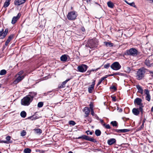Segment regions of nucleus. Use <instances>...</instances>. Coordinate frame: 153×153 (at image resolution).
Masks as SVG:
<instances>
[{
  "mask_svg": "<svg viewBox=\"0 0 153 153\" xmlns=\"http://www.w3.org/2000/svg\"><path fill=\"white\" fill-rule=\"evenodd\" d=\"M136 87L138 89V92L141 94H143V90L142 87L139 85H137Z\"/></svg>",
  "mask_w": 153,
  "mask_h": 153,
  "instance_id": "obj_21",
  "label": "nucleus"
},
{
  "mask_svg": "<svg viewBox=\"0 0 153 153\" xmlns=\"http://www.w3.org/2000/svg\"><path fill=\"white\" fill-rule=\"evenodd\" d=\"M12 37L11 36H10L7 39V41L5 42V45L6 46H7L9 43L10 42V41L12 39Z\"/></svg>",
  "mask_w": 153,
  "mask_h": 153,
  "instance_id": "obj_25",
  "label": "nucleus"
},
{
  "mask_svg": "<svg viewBox=\"0 0 153 153\" xmlns=\"http://www.w3.org/2000/svg\"><path fill=\"white\" fill-rule=\"evenodd\" d=\"M150 94L146 95V100L148 101H149L150 100Z\"/></svg>",
  "mask_w": 153,
  "mask_h": 153,
  "instance_id": "obj_39",
  "label": "nucleus"
},
{
  "mask_svg": "<svg viewBox=\"0 0 153 153\" xmlns=\"http://www.w3.org/2000/svg\"><path fill=\"white\" fill-rule=\"evenodd\" d=\"M149 73L151 74V76L153 78V72L151 71H149Z\"/></svg>",
  "mask_w": 153,
  "mask_h": 153,
  "instance_id": "obj_53",
  "label": "nucleus"
},
{
  "mask_svg": "<svg viewBox=\"0 0 153 153\" xmlns=\"http://www.w3.org/2000/svg\"><path fill=\"white\" fill-rule=\"evenodd\" d=\"M71 79H67L65 81L63 82L62 84L60 85H59V88H62L65 87V85L66 83L69 80Z\"/></svg>",
  "mask_w": 153,
  "mask_h": 153,
  "instance_id": "obj_20",
  "label": "nucleus"
},
{
  "mask_svg": "<svg viewBox=\"0 0 153 153\" xmlns=\"http://www.w3.org/2000/svg\"><path fill=\"white\" fill-rule=\"evenodd\" d=\"M97 40L96 39H91L86 45L87 47H88L90 48H93L96 47L98 45Z\"/></svg>",
  "mask_w": 153,
  "mask_h": 153,
  "instance_id": "obj_2",
  "label": "nucleus"
},
{
  "mask_svg": "<svg viewBox=\"0 0 153 153\" xmlns=\"http://www.w3.org/2000/svg\"><path fill=\"white\" fill-rule=\"evenodd\" d=\"M24 77L25 76L24 75H22V76H18L17 77V78L14 81V83H17L20 82L24 78Z\"/></svg>",
  "mask_w": 153,
  "mask_h": 153,
  "instance_id": "obj_13",
  "label": "nucleus"
},
{
  "mask_svg": "<svg viewBox=\"0 0 153 153\" xmlns=\"http://www.w3.org/2000/svg\"><path fill=\"white\" fill-rule=\"evenodd\" d=\"M110 89H114V90H116V89L115 87L114 86L110 87Z\"/></svg>",
  "mask_w": 153,
  "mask_h": 153,
  "instance_id": "obj_51",
  "label": "nucleus"
},
{
  "mask_svg": "<svg viewBox=\"0 0 153 153\" xmlns=\"http://www.w3.org/2000/svg\"><path fill=\"white\" fill-rule=\"evenodd\" d=\"M91 70H88L87 71V74L86 75H89L90 73H91Z\"/></svg>",
  "mask_w": 153,
  "mask_h": 153,
  "instance_id": "obj_50",
  "label": "nucleus"
},
{
  "mask_svg": "<svg viewBox=\"0 0 153 153\" xmlns=\"http://www.w3.org/2000/svg\"><path fill=\"white\" fill-rule=\"evenodd\" d=\"M95 80H94L93 82H92V84H93V85H95Z\"/></svg>",
  "mask_w": 153,
  "mask_h": 153,
  "instance_id": "obj_55",
  "label": "nucleus"
},
{
  "mask_svg": "<svg viewBox=\"0 0 153 153\" xmlns=\"http://www.w3.org/2000/svg\"><path fill=\"white\" fill-rule=\"evenodd\" d=\"M151 111L152 112H153V106L151 108Z\"/></svg>",
  "mask_w": 153,
  "mask_h": 153,
  "instance_id": "obj_59",
  "label": "nucleus"
},
{
  "mask_svg": "<svg viewBox=\"0 0 153 153\" xmlns=\"http://www.w3.org/2000/svg\"><path fill=\"white\" fill-rule=\"evenodd\" d=\"M94 89L93 88H91V87H89L88 88V91L89 93H92V91Z\"/></svg>",
  "mask_w": 153,
  "mask_h": 153,
  "instance_id": "obj_46",
  "label": "nucleus"
},
{
  "mask_svg": "<svg viewBox=\"0 0 153 153\" xmlns=\"http://www.w3.org/2000/svg\"><path fill=\"white\" fill-rule=\"evenodd\" d=\"M4 33L3 32V30L2 29V30L0 31V38L3 39L5 37L4 36Z\"/></svg>",
  "mask_w": 153,
  "mask_h": 153,
  "instance_id": "obj_29",
  "label": "nucleus"
},
{
  "mask_svg": "<svg viewBox=\"0 0 153 153\" xmlns=\"http://www.w3.org/2000/svg\"><path fill=\"white\" fill-rule=\"evenodd\" d=\"M8 31V30L7 28L5 30L4 32L3 31V32L4 33V36L5 37L6 35L7 34V32Z\"/></svg>",
  "mask_w": 153,
  "mask_h": 153,
  "instance_id": "obj_41",
  "label": "nucleus"
},
{
  "mask_svg": "<svg viewBox=\"0 0 153 153\" xmlns=\"http://www.w3.org/2000/svg\"><path fill=\"white\" fill-rule=\"evenodd\" d=\"M144 91L145 94L146 95H148L149 94V90L147 89H146L144 90Z\"/></svg>",
  "mask_w": 153,
  "mask_h": 153,
  "instance_id": "obj_44",
  "label": "nucleus"
},
{
  "mask_svg": "<svg viewBox=\"0 0 153 153\" xmlns=\"http://www.w3.org/2000/svg\"><path fill=\"white\" fill-rule=\"evenodd\" d=\"M1 143H5L7 144V143L6 142V140H1Z\"/></svg>",
  "mask_w": 153,
  "mask_h": 153,
  "instance_id": "obj_54",
  "label": "nucleus"
},
{
  "mask_svg": "<svg viewBox=\"0 0 153 153\" xmlns=\"http://www.w3.org/2000/svg\"><path fill=\"white\" fill-rule=\"evenodd\" d=\"M126 53L128 55L135 56L137 54V51L135 49L132 48L127 50Z\"/></svg>",
  "mask_w": 153,
  "mask_h": 153,
  "instance_id": "obj_6",
  "label": "nucleus"
},
{
  "mask_svg": "<svg viewBox=\"0 0 153 153\" xmlns=\"http://www.w3.org/2000/svg\"><path fill=\"white\" fill-rule=\"evenodd\" d=\"M90 109H93V105L92 102H91L90 105Z\"/></svg>",
  "mask_w": 153,
  "mask_h": 153,
  "instance_id": "obj_47",
  "label": "nucleus"
},
{
  "mask_svg": "<svg viewBox=\"0 0 153 153\" xmlns=\"http://www.w3.org/2000/svg\"><path fill=\"white\" fill-rule=\"evenodd\" d=\"M140 110L139 109L134 108L132 110V113L134 115L137 116L140 113Z\"/></svg>",
  "mask_w": 153,
  "mask_h": 153,
  "instance_id": "obj_16",
  "label": "nucleus"
},
{
  "mask_svg": "<svg viewBox=\"0 0 153 153\" xmlns=\"http://www.w3.org/2000/svg\"><path fill=\"white\" fill-rule=\"evenodd\" d=\"M111 124L113 126H117V123L116 121H112Z\"/></svg>",
  "mask_w": 153,
  "mask_h": 153,
  "instance_id": "obj_36",
  "label": "nucleus"
},
{
  "mask_svg": "<svg viewBox=\"0 0 153 153\" xmlns=\"http://www.w3.org/2000/svg\"><path fill=\"white\" fill-rule=\"evenodd\" d=\"M0 153H1V152H0Z\"/></svg>",
  "mask_w": 153,
  "mask_h": 153,
  "instance_id": "obj_62",
  "label": "nucleus"
},
{
  "mask_svg": "<svg viewBox=\"0 0 153 153\" xmlns=\"http://www.w3.org/2000/svg\"><path fill=\"white\" fill-rule=\"evenodd\" d=\"M68 153H73V152L71 151H69L68 152Z\"/></svg>",
  "mask_w": 153,
  "mask_h": 153,
  "instance_id": "obj_60",
  "label": "nucleus"
},
{
  "mask_svg": "<svg viewBox=\"0 0 153 153\" xmlns=\"http://www.w3.org/2000/svg\"><path fill=\"white\" fill-rule=\"evenodd\" d=\"M107 77V76H104L102 78H101L100 79H99V82L97 84V86H98L99 85L104 79L106 78Z\"/></svg>",
  "mask_w": 153,
  "mask_h": 153,
  "instance_id": "obj_24",
  "label": "nucleus"
},
{
  "mask_svg": "<svg viewBox=\"0 0 153 153\" xmlns=\"http://www.w3.org/2000/svg\"><path fill=\"white\" fill-rule=\"evenodd\" d=\"M121 66L118 62H114L111 65V68L113 70L117 71L121 68Z\"/></svg>",
  "mask_w": 153,
  "mask_h": 153,
  "instance_id": "obj_7",
  "label": "nucleus"
},
{
  "mask_svg": "<svg viewBox=\"0 0 153 153\" xmlns=\"http://www.w3.org/2000/svg\"><path fill=\"white\" fill-rule=\"evenodd\" d=\"M142 100L139 98H137L134 100V103L135 104H137V105H139V109L140 111L142 112L143 111V103L142 102Z\"/></svg>",
  "mask_w": 153,
  "mask_h": 153,
  "instance_id": "obj_4",
  "label": "nucleus"
},
{
  "mask_svg": "<svg viewBox=\"0 0 153 153\" xmlns=\"http://www.w3.org/2000/svg\"><path fill=\"white\" fill-rule=\"evenodd\" d=\"M110 66V64L109 63H108L106 64H105L104 65V68H108Z\"/></svg>",
  "mask_w": 153,
  "mask_h": 153,
  "instance_id": "obj_45",
  "label": "nucleus"
},
{
  "mask_svg": "<svg viewBox=\"0 0 153 153\" xmlns=\"http://www.w3.org/2000/svg\"><path fill=\"white\" fill-rule=\"evenodd\" d=\"M7 73L6 71L4 70L3 69L1 70L0 71V75H4L6 74Z\"/></svg>",
  "mask_w": 153,
  "mask_h": 153,
  "instance_id": "obj_30",
  "label": "nucleus"
},
{
  "mask_svg": "<svg viewBox=\"0 0 153 153\" xmlns=\"http://www.w3.org/2000/svg\"><path fill=\"white\" fill-rule=\"evenodd\" d=\"M116 140L114 138H111L107 141L108 144L109 145H111L116 143Z\"/></svg>",
  "mask_w": 153,
  "mask_h": 153,
  "instance_id": "obj_17",
  "label": "nucleus"
},
{
  "mask_svg": "<svg viewBox=\"0 0 153 153\" xmlns=\"http://www.w3.org/2000/svg\"><path fill=\"white\" fill-rule=\"evenodd\" d=\"M95 134L97 136H100L101 134V132L99 130H96L95 131Z\"/></svg>",
  "mask_w": 153,
  "mask_h": 153,
  "instance_id": "obj_32",
  "label": "nucleus"
},
{
  "mask_svg": "<svg viewBox=\"0 0 153 153\" xmlns=\"http://www.w3.org/2000/svg\"><path fill=\"white\" fill-rule=\"evenodd\" d=\"M104 43L107 47H112L113 46V44L110 42H105Z\"/></svg>",
  "mask_w": 153,
  "mask_h": 153,
  "instance_id": "obj_23",
  "label": "nucleus"
},
{
  "mask_svg": "<svg viewBox=\"0 0 153 153\" xmlns=\"http://www.w3.org/2000/svg\"><path fill=\"white\" fill-rule=\"evenodd\" d=\"M21 16V14L20 13H19L18 14L17 16H14L12 19L11 21V23L13 24H15L16 22L17 21V20L19 19L20 16Z\"/></svg>",
  "mask_w": 153,
  "mask_h": 153,
  "instance_id": "obj_10",
  "label": "nucleus"
},
{
  "mask_svg": "<svg viewBox=\"0 0 153 153\" xmlns=\"http://www.w3.org/2000/svg\"><path fill=\"white\" fill-rule=\"evenodd\" d=\"M130 130L128 129H116L115 131L117 133H124L127 132L129 131Z\"/></svg>",
  "mask_w": 153,
  "mask_h": 153,
  "instance_id": "obj_19",
  "label": "nucleus"
},
{
  "mask_svg": "<svg viewBox=\"0 0 153 153\" xmlns=\"http://www.w3.org/2000/svg\"><path fill=\"white\" fill-rule=\"evenodd\" d=\"M37 94L36 92H29V94L27 96L29 97H30V99H32V101L33 98L36 96Z\"/></svg>",
  "mask_w": 153,
  "mask_h": 153,
  "instance_id": "obj_12",
  "label": "nucleus"
},
{
  "mask_svg": "<svg viewBox=\"0 0 153 153\" xmlns=\"http://www.w3.org/2000/svg\"><path fill=\"white\" fill-rule=\"evenodd\" d=\"M24 152L25 153H30L31 150L29 148H26L24 149Z\"/></svg>",
  "mask_w": 153,
  "mask_h": 153,
  "instance_id": "obj_34",
  "label": "nucleus"
},
{
  "mask_svg": "<svg viewBox=\"0 0 153 153\" xmlns=\"http://www.w3.org/2000/svg\"><path fill=\"white\" fill-rule=\"evenodd\" d=\"M33 130L35 131L36 133L38 134H40L42 133V130L39 128L35 129Z\"/></svg>",
  "mask_w": 153,
  "mask_h": 153,
  "instance_id": "obj_26",
  "label": "nucleus"
},
{
  "mask_svg": "<svg viewBox=\"0 0 153 153\" xmlns=\"http://www.w3.org/2000/svg\"><path fill=\"white\" fill-rule=\"evenodd\" d=\"M43 105V103L42 102H39L37 105V106L39 108L42 107Z\"/></svg>",
  "mask_w": 153,
  "mask_h": 153,
  "instance_id": "obj_37",
  "label": "nucleus"
},
{
  "mask_svg": "<svg viewBox=\"0 0 153 153\" xmlns=\"http://www.w3.org/2000/svg\"><path fill=\"white\" fill-rule=\"evenodd\" d=\"M148 71V70L144 68H142L139 69L136 73V77L139 80L142 79L145 75V73Z\"/></svg>",
  "mask_w": 153,
  "mask_h": 153,
  "instance_id": "obj_1",
  "label": "nucleus"
},
{
  "mask_svg": "<svg viewBox=\"0 0 153 153\" xmlns=\"http://www.w3.org/2000/svg\"><path fill=\"white\" fill-rule=\"evenodd\" d=\"M77 16L76 13L74 11H72L68 13L67 17L68 20H73L76 19Z\"/></svg>",
  "mask_w": 153,
  "mask_h": 153,
  "instance_id": "obj_5",
  "label": "nucleus"
},
{
  "mask_svg": "<svg viewBox=\"0 0 153 153\" xmlns=\"http://www.w3.org/2000/svg\"><path fill=\"white\" fill-rule=\"evenodd\" d=\"M20 115L22 117L25 118L26 116V113L25 111H22L20 113Z\"/></svg>",
  "mask_w": 153,
  "mask_h": 153,
  "instance_id": "obj_33",
  "label": "nucleus"
},
{
  "mask_svg": "<svg viewBox=\"0 0 153 153\" xmlns=\"http://www.w3.org/2000/svg\"><path fill=\"white\" fill-rule=\"evenodd\" d=\"M77 139H82L87 140L94 142L95 140L93 138H91L85 135H83L77 138Z\"/></svg>",
  "mask_w": 153,
  "mask_h": 153,
  "instance_id": "obj_9",
  "label": "nucleus"
},
{
  "mask_svg": "<svg viewBox=\"0 0 153 153\" xmlns=\"http://www.w3.org/2000/svg\"><path fill=\"white\" fill-rule=\"evenodd\" d=\"M88 68V67L87 65L82 64L79 66L77 69L79 71L83 73L86 71Z\"/></svg>",
  "mask_w": 153,
  "mask_h": 153,
  "instance_id": "obj_8",
  "label": "nucleus"
},
{
  "mask_svg": "<svg viewBox=\"0 0 153 153\" xmlns=\"http://www.w3.org/2000/svg\"><path fill=\"white\" fill-rule=\"evenodd\" d=\"M11 137L10 136H7L6 137V141L7 143V144H9L12 143V141L10 140Z\"/></svg>",
  "mask_w": 153,
  "mask_h": 153,
  "instance_id": "obj_27",
  "label": "nucleus"
},
{
  "mask_svg": "<svg viewBox=\"0 0 153 153\" xmlns=\"http://www.w3.org/2000/svg\"><path fill=\"white\" fill-rule=\"evenodd\" d=\"M24 73V71H22L19 72L18 74L16 75V76H22V74H23Z\"/></svg>",
  "mask_w": 153,
  "mask_h": 153,
  "instance_id": "obj_42",
  "label": "nucleus"
},
{
  "mask_svg": "<svg viewBox=\"0 0 153 153\" xmlns=\"http://www.w3.org/2000/svg\"><path fill=\"white\" fill-rule=\"evenodd\" d=\"M69 58V56L66 54L63 55L60 57L61 60L62 62L67 61L68 59Z\"/></svg>",
  "mask_w": 153,
  "mask_h": 153,
  "instance_id": "obj_14",
  "label": "nucleus"
},
{
  "mask_svg": "<svg viewBox=\"0 0 153 153\" xmlns=\"http://www.w3.org/2000/svg\"><path fill=\"white\" fill-rule=\"evenodd\" d=\"M26 134V132L25 131L23 130L21 133V136H24Z\"/></svg>",
  "mask_w": 153,
  "mask_h": 153,
  "instance_id": "obj_43",
  "label": "nucleus"
},
{
  "mask_svg": "<svg viewBox=\"0 0 153 153\" xmlns=\"http://www.w3.org/2000/svg\"><path fill=\"white\" fill-rule=\"evenodd\" d=\"M94 85H93V84H92L90 87H91V88H93V89H94Z\"/></svg>",
  "mask_w": 153,
  "mask_h": 153,
  "instance_id": "obj_56",
  "label": "nucleus"
},
{
  "mask_svg": "<svg viewBox=\"0 0 153 153\" xmlns=\"http://www.w3.org/2000/svg\"><path fill=\"white\" fill-rule=\"evenodd\" d=\"M107 5L109 7L112 8L114 7V4L111 1H108L107 2Z\"/></svg>",
  "mask_w": 153,
  "mask_h": 153,
  "instance_id": "obj_28",
  "label": "nucleus"
},
{
  "mask_svg": "<svg viewBox=\"0 0 153 153\" xmlns=\"http://www.w3.org/2000/svg\"><path fill=\"white\" fill-rule=\"evenodd\" d=\"M100 121L102 125V126H103V124H105V123H104V122L103 120H100Z\"/></svg>",
  "mask_w": 153,
  "mask_h": 153,
  "instance_id": "obj_52",
  "label": "nucleus"
},
{
  "mask_svg": "<svg viewBox=\"0 0 153 153\" xmlns=\"http://www.w3.org/2000/svg\"><path fill=\"white\" fill-rule=\"evenodd\" d=\"M26 1V0H15L14 4L16 6H19L24 3Z\"/></svg>",
  "mask_w": 153,
  "mask_h": 153,
  "instance_id": "obj_11",
  "label": "nucleus"
},
{
  "mask_svg": "<svg viewBox=\"0 0 153 153\" xmlns=\"http://www.w3.org/2000/svg\"><path fill=\"white\" fill-rule=\"evenodd\" d=\"M83 111L85 112V117H87L90 112L89 108L87 107H85L83 109Z\"/></svg>",
  "mask_w": 153,
  "mask_h": 153,
  "instance_id": "obj_15",
  "label": "nucleus"
},
{
  "mask_svg": "<svg viewBox=\"0 0 153 153\" xmlns=\"http://www.w3.org/2000/svg\"><path fill=\"white\" fill-rule=\"evenodd\" d=\"M91 114L92 116H94V112L93 109H91Z\"/></svg>",
  "mask_w": 153,
  "mask_h": 153,
  "instance_id": "obj_48",
  "label": "nucleus"
},
{
  "mask_svg": "<svg viewBox=\"0 0 153 153\" xmlns=\"http://www.w3.org/2000/svg\"><path fill=\"white\" fill-rule=\"evenodd\" d=\"M88 132H89V134L90 135H91L92 134V132H90L89 131H86L87 133Z\"/></svg>",
  "mask_w": 153,
  "mask_h": 153,
  "instance_id": "obj_57",
  "label": "nucleus"
},
{
  "mask_svg": "<svg viewBox=\"0 0 153 153\" xmlns=\"http://www.w3.org/2000/svg\"><path fill=\"white\" fill-rule=\"evenodd\" d=\"M100 68H97L96 69H92L91 70V71H97L98 69H100Z\"/></svg>",
  "mask_w": 153,
  "mask_h": 153,
  "instance_id": "obj_49",
  "label": "nucleus"
},
{
  "mask_svg": "<svg viewBox=\"0 0 153 153\" xmlns=\"http://www.w3.org/2000/svg\"><path fill=\"white\" fill-rule=\"evenodd\" d=\"M32 102V99H30V97L27 95L22 99L21 104L23 105L28 106Z\"/></svg>",
  "mask_w": 153,
  "mask_h": 153,
  "instance_id": "obj_3",
  "label": "nucleus"
},
{
  "mask_svg": "<svg viewBox=\"0 0 153 153\" xmlns=\"http://www.w3.org/2000/svg\"><path fill=\"white\" fill-rule=\"evenodd\" d=\"M112 100H114V101H116L115 97H112Z\"/></svg>",
  "mask_w": 153,
  "mask_h": 153,
  "instance_id": "obj_58",
  "label": "nucleus"
},
{
  "mask_svg": "<svg viewBox=\"0 0 153 153\" xmlns=\"http://www.w3.org/2000/svg\"><path fill=\"white\" fill-rule=\"evenodd\" d=\"M131 70L130 68L128 67H126L125 68V71L127 73H129L130 72Z\"/></svg>",
  "mask_w": 153,
  "mask_h": 153,
  "instance_id": "obj_35",
  "label": "nucleus"
},
{
  "mask_svg": "<svg viewBox=\"0 0 153 153\" xmlns=\"http://www.w3.org/2000/svg\"><path fill=\"white\" fill-rule=\"evenodd\" d=\"M145 64L148 67H150L152 65V62L149 60V58L146 59L145 62Z\"/></svg>",
  "mask_w": 153,
  "mask_h": 153,
  "instance_id": "obj_18",
  "label": "nucleus"
},
{
  "mask_svg": "<svg viewBox=\"0 0 153 153\" xmlns=\"http://www.w3.org/2000/svg\"><path fill=\"white\" fill-rule=\"evenodd\" d=\"M1 87V84H0V88Z\"/></svg>",
  "mask_w": 153,
  "mask_h": 153,
  "instance_id": "obj_61",
  "label": "nucleus"
},
{
  "mask_svg": "<svg viewBox=\"0 0 153 153\" xmlns=\"http://www.w3.org/2000/svg\"><path fill=\"white\" fill-rule=\"evenodd\" d=\"M103 126L107 129H110L111 128V127L109 124H103Z\"/></svg>",
  "mask_w": 153,
  "mask_h": 153,
  "instance_id": "obj_38",
  "label": "nucleus"
},
{
  "mask_svg": "<svg viewBox=\"0 0 153 153\" xmlns=\"http://www.w3.org/2000/svg\"><path fill=\"white\" fill-rule=\"evenodd\" d=\"M124 1L126 4L129 5L131 6H132L134 7H135V4L134 2H132L131 3H129L126 0H125Z\"/></svg>",
  "mask_w": 153,
  "mask_h": 153,
  "instance_id": "obj_31",
  "label": "nucleus"
},
{
  "mask_svg": "<svg viewBox=\"0 0 153 153\" xmlns=\"http://www.w3.org/2000/svg\"><path fill=\"white\" fill-rule=\"evenodd\" d=\"M11 0H6L5 2H4L3 7H6L8 6L10 4V2Z\"/></svg>",
  "mask_w": 153,
  "mask_h": 153,
  "instance_id": "obj_22",
  "label": "nucleus"
},
{
  "mask_svg": "<svg viewBox=\"0 0 153 153\" xmlns=\"http://www.w3.org/2000/svg\"><path fill=\"white\" fill-rule=\"evenodd\" d=\"M69 124L72 125V126L76 124L75 122L74 121L72 120L70 121L69 122Z\"/></svg>",
  "mask_w": 153,
  "mask_h": 153,
  "instance_id": "obj_40",
  "label": "nucleus"
}]
</instances>
